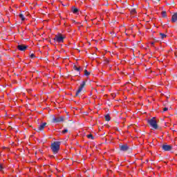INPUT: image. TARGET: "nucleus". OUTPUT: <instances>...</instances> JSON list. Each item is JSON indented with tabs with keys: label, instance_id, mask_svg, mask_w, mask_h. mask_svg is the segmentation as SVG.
I'll use <instances>...</instances> for the list:
<instances>
[{
	"label": "nucleus",
	"instance_id": "4",
	"mask_svg": "<svg viewBox=\"0 0 177 177\" xmlns=\"http://www.w3.org/2000/svg\"><path fill=\"white\" fill-rule=\"evenodd\" d=\"M85 86V82H82V83L79 86L78 90L76 92L75 96H78L81 92H82V90L84 89V87Z\"/></svg>",
	"mask_w": 177,
	"mask_h": 177
},
{
	"label": "nucleus",
	"instance_id": "12",
	"mask_svg": "<svg viewBox=\"0 0 177 177\" xmlns=\"http://www.w3.org/2000/svg\"><path fill=\"white\" fill-rule=\"evenodd\" d=\"M19 19L22 20V21H24L26 20V18L24 17V15L23 14H19Z\"/></svg>",
	"mask_w": 177,
	"mask_h": 177
},
{
	"label": "nucleus",
	"instance_id": "25",
	"mask_svg": "<svg viewBox=\"0 0 177 177\" xmlns=\"http://www.w3.org/2000/svg\"><path fill=\"white\" fill-rule=\"evenodd\" d=\"M112 97H115V94H112Z\"/></svg>",
	"mask_w": 177,
	"mask_h": 177
},
{
	"label": "nucleus",
	"instance_id": "3",
	"mask_svg": "<svg viewBox=\"0 0 177 177\" xmlns=\"http://www.w3.org/2000/svg\"><path fill=\"white\" fill-rule=\"evenodd\" d=\"M147 122L153 129H158V125L157 124V120H156V118H152L151 119L148 120Z\"/></svg>",
	"mask_w": 177,
	"mask_h": 177
},
{
	"label": "nucleus",
	"instance_id": "23",
	"mask_svg": "<svg viewBox=\"0 0 177 177\" xmlns=\"http://www.w3.org/2000/svg\"><path fill=\"white\" fill-rule=\"evenodd\" d=\"M131 12H132V13H136V10H131Z\"/></svg>",
	"mask_w": 177,
	"mask_h": 177
},
{
	"label": "nucleus",
	"instance_id": "20",
	"mask_svg": "<svg viewBox=\"0 0 177 177\" xmlns=\"http://www.w3.org/2000/svg\"><path fill=\"white\" fill-rule=\"evenodd\" d=\"M33 57H35V55L34 54H31L30 55V58L31 59H33Z\"/></svg>",
	"mask_w": 177,
	"mask_h": 177
},
{
	"label": "nucleus",
	"instance_id": "5",
	"mask_svg": "<svg viewBox=\"0 0 177 177\" xmlns=\"http://www.w3.org/2000/svg\"><path fill=\"white\" fill-rule=\"evenodd\" d=\"M63 121H64V117L63 116L53 118V122H63Z\"/></svg>",
	"mask_w": 177,
	"mask_h": 177
},
{
	"label": "nucleus",
	"instance_id": "19",
	"mask_svg": "<svg viewBox=\"0 0 177 177\" xmlns=\"http://www.w3.org/2000/svg\"><path fill=\"white\" fill-rule=\"evenodd\" d=\"M74 70H75L76 71H80V68L77 67L76 66H75L73 67Z\"/></svg>",
	"mask_w": 177,
	"mask_h": 177
},
{
	"label": "nucleus",
	"instance_id": "15",
	"mask_svg": "<svg viewBox=\"0 0 177 177\" xmlns=\"http://www.w3.org/2000/svg\"><path fill=\"white\" fill-rule=\"evenodd\" d=\"M87 138L88 139H91L92 140H93V136L92 134L87 135Z\"/></svg>",
	"mask_w": 177,
	"mask_h": 177
},
{
	"label": "nucleus",
	"instance_id": "14",
	"mask_svg": "<svg viewBox=\"0 0 177 177\" xmlns=\"http://www.w3.org/2000/svg\"><path fill=\"white\" fill-rule=\"evenodd\" d=\"M105 120H106V121H110V120H111L110 115H106Z\"/></svg>",
	"mask_w": 177,
	"mask_h": 177
},
{
	"label": "nucleus",
	"instance_id": "2",
	"mask_svg": "<svg viewBox=\"0 0 177 177\" xmlns=\"http://www.w3.org/2000/svg\"><path fill=\"white\" fill-rule=\"evenodd\" d=\"M64 39H66V36L61 33L56 35L54 38V41L57 42V44H63L64 42Z\"/></svg>",
	"mask_w": 177,
	"mask_h": 177
},
{
	"label": "nucleus",
	"instance_id": "21",
	"mask_svg": "<svg viewBox=\"0 0 177 177\" xmlns=\"http://www.w3.org/2000/svg\"><path fill=\"white\" fill-rule=\"evenodd\" d=\"M2 169H3V167L2 166V165H0V172L1 171H2Z\"/></svg>",
	"mask_w": 177,
	"mask_h": 177
},
{
	"label": "nucleus",
	"instance_id": "17",
	"mask_svg": "<svg viewBox=\"0 0 177 177\" xmlns=\"http://www.w3.org/2000/svg\"><path fill=\"white\" fill-rule=\"evenodd\" d=\"M160 35L162 39H164V38H166V37H167V35H165V34H164V33H160Z\"/></svg>",
	"mask_w": 177,
	"mask_h": 177
},
{
	"label": "nucleus",
	"instance_id": "22",
	"mask_svg": "<svg viewBox=\"0 0 177 177\" xmlns=\"http://www.w3.org/2000/svg\"><path fill=\"white\" fill-rule=\"evenodd\" d=\"M163 111H168V108L165 107V108L163 109Z\"/></svg>",
	"mask_w": 177,
	"mask_h": 177
},
{
	"label": "nucleus",
	"instance_id": "16",
	"mask_svg": "<svg viewBox=\"0 0 177 177\" xmlns=\"http://www.w3.org/2000/svg\"><path fill=\"white\" fill-rule=\"evenodd\" d=\"M162 17H167V12L165 11L162 12Z\"/></svg>",
	"mask_w": 177,
	"mask_h": 177
},
{
	"label": "nucleus",
	"instance_id": "24",
	"mask_svg": "<svg viewBox=\"0 0 177 177\" xmlns=\"http://www.w3.org/2000/svg\"><path fill=\"white\" fill-rule=\"evenodd\" d=\"M151 46H154V42L151 43Z\"/></svg>",
	"mask_w": 177,
	"mask_h": 177
},
{
	"label": "nucleus",
	"instance_id": "13",
	"mask_svg": "<svg viewBox=\"0 0 177 177\" xmlns=\"http://www.w3.org/2000/svg\"><path fill=\"white\" fill-rule=\"evenodd\" d=\"M84 75H86V77H88V75H91V73H89L88 71V70L85 69L84 70Z\"/></svg>",
	"mask_w": 177,
	"mask_h": 177
},
{
	"label": "nucleus",
	"instance_id": "7",
	"mask_svg": "<svg viewBox=\"0 0 177 177\" xmlns=\"http://www.w3.org/2000/svg\"><path fill=\"white\" fill-rule=\"evenodd\" d=\"M28 46H24V45H19L17 46V49H19V50L21 51H24L26 50V49H27Z\"/></svg>",
	"mask_w": 177,
	"mask_h": 177
},
{
	"label": "nucleus",
	"instance_id": "6",
	"mask_svg": "<svg viewBox=\"0 0 177 177\" xmlns=\"http://www.w3.org/2000/svg\"><path fill=\"white\" fill-rule=\"evenodd\" d=\"M162 149L165 150V151H170L172 150V146L171 145H162Z\"/></svg>",
	"mask_w": 177,
	"mask_h": 177
},
{
	"label": "nucleus",
	"instance_id": "18",
	"mask_svg": "<svg viewBox=\"0 0 177 177\" xmlns=\"http://www.w3.org/2000/svg\"><path fill=\"white\" fill-rule=\"evenodd\" d=\"M67 132H68V130L67 129H64L63 131H62V133H67Z\"/></svg>",
	"mask_w": 177,
	"mask_h": 177
},
{
	"label": "nucleus",
	"instance_id": "8",
	"mask_svg": "<svg viewBox=\"0 0 177 177\" xmlns=\"http://www.w3.org/2000/svg\"><path fill=\"white\" fill-rule=\"evenodd\" d=\"M171 22L177 23V12L174 13L171 17Z\"/></svg>",
	"mask_w": 177,
	"mask_h": 177
},
{
	"label": "nucleus",
	"instance_id": "1",
	"mask_svg": "<svg viewBox=\"0 0 177 177\" xmlns=\"http://www.w3.org/2000/svg\"><path fill=\"white\" fill-rule=\"evenodd\" d=\"M60 145L61 142L59 141L54 142L51 144V150L53 154H57L59 153V150H60Z\"/></svg>",
	"mask_w": 177,
	"mask_h": 177
},
{
	"label": "nucleus",
	"instance_id": "11",
	"mask_svg": "<svg viewBox=\"0 0 177 177\" xmlns=\"http://www.w3.org/2000/svg\"><path fill=\"white\" fill-rule=\"evenodd\" d=\"M72 12H73V13H74L75 15H77V14H78V8H73L72 9Z\"/></svg>",
	"mask_w": 177,
	"mask_h": 177
},
{
	"label": "nucleus",
	"instance_id": "10",
	"mask_svg": "<svg viewBox=\"0 0 177 177\" xmlns=\"http://www.w3.org/2000/svg\"><path fill=\"white\" fill-rule=\"evenodd\" d=\"M46 127V122H44L39 127V131H44L45 129V127Z\"/></svg>",
	"mask_w": 177,
	"mask_h": 177
},
{
	"label": "nucleus",
	"instance_id": "9",
	"mask_svg": "<svg viewBox=\"0 0 177 177\" xmlns=\"http://www.w3.org/2000/svg\"><path fill=\"white\" fill-rule=\"evenodd\" d=\"M120 150L122 151H127V150H128L129 147H128V145H120Z\"/></svg>",
	"mask_w": 177,
	"mask_h": 177
}]
</instances>
